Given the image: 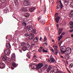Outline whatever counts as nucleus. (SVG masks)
Returning <instances> with one entry per match:
<instances>
[{"instance_id": "nucleus-1", "label": "nucleus", "mask_w": 73, "mask_h": 73, "mask_svg": "<svg viewBox=\"0 0 73 73\" xmlns=\"http://www.w3.org/2000/svg\"><path fill=\"white\" fill-rule=\"evenodd\" d=\"M72 52V49L70 48V47H68V48L66 49L65 50V54L66 55H68L70 54Z\"/></svg>"}, {"instance_id": "nucleus-2", "label": "nucleus", "mask_w": 73, "mask_h": 73, "mask_svg": "<svg viewBox=\"0 0 73 73\" xmlns=\"http://www.w3.org/2000/svg\"><path fill=\"white\" fill-rule=\"evenodd\" d=\"M58 13H56L55 15V17H56L55 18V21L57 23H58V22H59V20L60 19V17L58 16Z\"/></svg>"}, {"instance_id": "nucleus-3", "label": "nucleus", "mask_w": 73, "mask_h": 73, "mask_svg": "<svg viewBox=\"0 0 73 73\" xmlns=\"http://www.w3.org/2000/svg\"><path fill=\"white\" fill-rule=\"evenodd\" d=\"M60 49L61 51L62 54H64L65 53V50H66V47L65 46H61L60 47Z\"/></svg>"}, {"instance_id": "nucleus-4", "label": "nucleus", "mask_w": 73, "mask_h": 73, "mask_svg": "<svg viewBox=\"0 0 73 73\" xmlns=\"http://www.w3.org/2000/svg\"><path fill=\"white\" fill-rule=\"evenodd\" d=\"M4 53L7 56H9L11 54V50L8 49H6L4 51Z\"/></svg>"}, {"instance_id": "nucleus-5", "label": "nucleus", "mask_w": 73, "mask_h": 73, "mask_svg": "<svg viewBox=\"0 0 73 73\" xmlns=\"http://www.w3.org/2000/svg\"><path fill=\"white\" fill-rule=\"evenodd\" d=\"M29 67H31L32 69H36V64H30L29 65Z\"/></svg>"}, {"instance_id": "nucleus-6", "label": "nucleus", "mask_w": 73, "mask_h": 73, "mask_svg": "<svg viewBox=\"0 0 73 73\" xmlns=\"http://www.w3.org/2000/svg\"><path fill=\"white\" fill-rule=\"evenodd\" d=\"M43 66V64L42 63H39L37 65V67L36 66V69L37 70H39L40 68Z\"/></svg>"}, {"instance_id": "nucleus-7", "label": "nucleus", "mask_w": 73, "mask_h": 73, "mask_svg": "<svg viewBox=\"0 0 73 73\" xmlns=\"http://www.w3.org/2000/svg\"><path fill=\"white\" fill-rule=\"evenodd\" d=\"M60 71H58V68L57 67H55L53 68V70H52L50 72V73H53L55 72L56 73H57L58 72H60Z\"/></svg>"}, {"instance_id": "nucleus-8", "label": "nucleus", "mask_w": 73, "mask_h": 73, "mask_svg": "<svg viewBox=\"0 0 73 73\" xmlns=\"http://www.w3.org/2000/svg\"><path fill=\"white\" fill-rule=\"evenodd\" d=\"M1 58L4 61H7L8 57H7V56L6 55H3L2 56Z\"/></svg>"}, {"instance_id": "nucleus-9", "label": "nucleus", "mask_w": 73, "mask_h": 73, "mask_svg": "<svg viewBox=\"0 0 73 73\" xmlns=\"http://www.w3.org/2000/svg\"><path fill=\"white\" fill-rule=\"evenodd\" d=\"M5 67V65L4 63L3 62H1L0 63V68L1 69H3Z\"/></svg>"}, {"instance_id": "nucleus-10", "label": "nucleus", "mask_w": 73, "mask_h": 73, "mask_svg": "<svg viewBox=\"0 0 73 73\" xmlns=\"http://www.w3.org/2000/svg\"><path fill=\"white\" fill-rule=\"evenodd\" d=\"M34 37H35V34L32 33H31L29 34V38L30 40H32Z\"/></svg>"}, {"instance_id": "nucleus-11", "label": "nucleus", "mask_w": 73, "mask_h": 73, "mask_svg": "<svg viewBox=\"0 0 73 73\" xmlns=\"http://www.w3.org/2000/svg\"><path fill=\"white\" fill-rule=\"evenodd\" d=\"M38 40H39V38L38 37L36 36L34 38L33 41L34 42H37L38 41Z\"/></svg>"}, {"instance_id": "nucleus-12", "label": "nucleus", "mask_w": 73, "mask_h": 73, "mask_svg": "<svg viewBox=\"0 0 73 73\" xmlns=\"http://www.w3.org/2000/svg\"><path fill=\"white\" fill-rule=\"evenodd\" d=\"M11 58L12 60L13 61H15L16 60V56H15V54H12L11 55Z\"/></svg>"}, {"instance_id": "nucleus-13", "label": "nucleus", "mask_w": 73, "mask_h": 73, "mask_svg": "<svg viewBox=\"0 0 73 73\" xmlns=\"http://www.w3.org/2000/svg\"><path fill=\"white\" fill-rule=\"evenodd\" d=\"M24 4L25 6H28V5H30V3L28 1H24Z\"/></svg>"}, {"instance_id": "nucleus-14", "label": "nucleus", "mask_w": 73, "mask_h": 73, "mask_svg": "<svg viewBox=\"0 0 73 73\" xmlns=\"http://www.w3.org/2000/svg\"><path fill=\"white\" fill-rule=\"evenodd\" d=\"M52 69V66L51 65H49L47 69V72H48V73H49L50 72V70Z\"/></svg>"}, {"instance_id": "nucleus-15", "label": "nucleus", "mask_w": 73, "mask_h": 73, "mask_svg": "<svg viewBox=\"0 0 73 73\" xmlns=\"http://www.w3.org/2000/svg\"><path fill=\"white\" fill-rule=\"evenodd\" d=\"M6 47L7 48H8V49H10V48H11V44H10V43H9V42H7L6 45Z\"/></svg>"}, {"instance_id": "nucleus-16", "label": "nucleus", "mask_w": 73, "mask_h": 73, "mask_svg": "<svg viewBox=\"0 0 73 73\" xmlns=\"http://www.w3.org/2000/svg\"><path fill=\"white\" fill-rule=\"evenodd\" d=\"M21 11L23 12H27L28 11V10L26 8H22L21 9Z\"/></svg>"}, {"instance_id": "nucleus-17", "label": "nucleus", "mask_w": 73, "mask_h": 73, "mask_svg": "<svg viewBox=\"0 0 73 73\" xmlns=\"http://www.w3.org/2000/svg\"><path fill=\"white\" fill-rule=\"evenodd\" d=\"M36 9V7H31L29 9V10L31 12H32L33 11H35Z\"/></svg>"}, {"instance_id": "nucleus-18", "label": "nucleus", "mask_w": 73, "mask_h": 73, "mask_svg": "<svg viewBox=\"0 0 73 73\" xmlns=\"http://www.w3.org/2000/svg\"><path fill=\"white\" fill-rule=\"evenodd\" d=\"M50 60L51 62H54V61H56L54 58H53V56H50Z\"/></svg>"}, {"instance_id": "nucleus-19", "label": "nucleus", "mask_w": 73, "mask_h": 73, "mask_svg": "<svg viewBox=\"0 0 73 73\" xmlns=\"http://www.w3.org/2000/svg\"><path fill=\"white\" fill-rule=\"evenodd\" d=\"M24 16L25 17L28 18L30 16V14L28 13H26L24 14Z\"/></svg>"}, {"instance_id": "nucleus-20", "label": "nucleus", "mask_w": 73, "mask_h": 73, "mask_svg": "<svg viewBox=\"0 0 73 73\" xmlns=\"http://www.w3.org/2000/svg\"><path fill=\"white\" fill-rule=\"evenodd\" d=\"M69 2V0H64V3L65 5H68Z\"/></svg>"}, {"instance_id": "nucleus-21", "label": "nucleus", "mask_w": 73, "mask_h": 73, "mask_svg": "<svg viewBox=\"0 0 73 73\" xmlns=\"http://www.w3.org/2000/svg\"><path fill=\"white\" fill-rule=\"evenodd\" d=\"M62 30H63V29H62V28L59 29V30L58 31V35H60L61 33H62Z\"/></svg>"}, {"instance_id": "nucleus-22", "label": "nucleus", "mask_w": 73, "mask_h": 73, "mask_svg": "<svg viewBox=\"0 0 73 73\" xmlns=\"http://www.w3.org/2000/svg\"><path fill=\"white\" fill-rule=\"evenodd\" d=\"M54 48V49L55 51H57V52H58V46H53Z\"/></svg>"}, {"instance_id": "nucleus-23", "label": "nucleus", "mask_w": 73, "mask_h": 73, "mask_svg": "<svg viewBox=\"0 0 73 73\" xmlns=\"http://www.w3.org/2000/svg\"><path fill=\"white\" fill-rule=\"evenodd\" d=\"M48 64H46L43 67H42V69H43V70H46V69H47V68H48Z\"/></svg>"}, {"instance_id": "nucleus-24", "label": "nucleus", "mask_w": 73, "mask_h": 73, "mask_svg": "<svg viewBox=\"0 0 73 73\" xmlns=\"http://www.w3.org/2000/svg\"><path fill=\"white\" fill-rule=\"evenodd\" d=\"M70 25L71 26L70 27V28L71 29L73 28V22H70Z\"/></svg>"}, {"instance_id": "nucleus-25", "label": "nucleus", "mask_w": 73, "mask_h": 73, "mask_svg": "<svg viewBox=\"0 0 73 73\" xmlns=\"http://www.w3.org/2000/svg\"><path fill=\"white\" fill-rule=\"evenodd\" d=\"M12 66L14 68H16L17 66V65L16 64V63H15V62H13L12 63Z\"/></svg>"}, {"instance_id": "nucleus-26", "label": "nucleus", "mask_w": 73, "mask_h": 73, "mask_svg": "<svg viewBox=\"0 0 73 73\" xmlns=\"http://www.w3.org/2000/svg\"><path fill=\"white\" fill-rule=\"evenodd\" d=\"M34 27V25H32L31 26H28V28H29L30 29H32Z\"/></svg>"}, {"instance_id": "nucleus-27", "label": "nucleus", "mask_w": 73, "mask_h": 73, "mask_svg": "<svg viewBox=\"0 0 73 73\" xmlns=\"http://www.w3.org/2000/svg\"><path fill=\"white\" fill-rule=\"evenodd\" d=\"M6 7V3H2L1 5V8H4Z\"/></svg>"}, {"instance_id": "nucleus-28", "label": "nucleus", "mask_w": 73, "mask_h": 73, "mask_svg": "<svg viewBox=\"0 0 73 73\" xmlns=\"http://www.w3.org/2000/svg\"><path fill=\"white\" fill-rule=\"evenodd\" d=\"M26 47L27 48V50H30L31 49V46L28 45Z\"/></svg>"}, {"instance_id": "nucleus-29", "label": "nucleus", "mask_w": 73, "mask_h": 73, "mask_svg": "<svg viewBox=\"0 0 73 73\" xmlns=\"http://www.w3.org/2000/svg\"><path fill=\"white\" fill-rule=\"evenodd\" d=\"M22 49L24 51H25L26 50H27V47L25 46H24L22 48Z\"/></svg>"}, {"instance_id": "nucleus-30", "label": "nucleus", "mask_w": 73, "mask_h": 73, "mask_svg": "<svg viewBox=\"0 0 73 73\" xmlns=\"http://www.w3.org/2000/svg\"><path fill=\"white\" fill-rule=\"evenodd\" d=\"M62 37H63L61 35H60V36L58 37V41H60V40H61V39L62 38Z\"/></svg>"}, {"instance_id": "nucleus-31", "label": "nucleus", "mask_w": 73, "mask_h": 73, "mask_svg": "<svg viewBox=\"0 0 73 73\" xmlns=\"http://www.w3.org/2000/svg\"><path fill=\"white\" fill-rule=\"evenodd\" d=\"M14 2L15 5H17L18 4V1L17 0H14Z\"/></svg>"}, {"instance_id": "nucleus-32", "label": "nucleus", "mask_w": 73, "mask_h": 73, "mask_svg": "<svg viewBox=\"0 0 73 73\" xmlns=\"http://www.w3.org/2000/svg\"><path fill=\"white\" fill-rule=\"evenodd\" d=\"M21 46H25L26 45V43L24 42H22L21 43Z\"/></svg>"}, {"instance_id": "nucleus-33", "label": "nucleus", "mask_w": 73, "mask_h": 73, "mask_svg": "<svg viewBox=\"0 0 73 73\" xmlns=\"http://www.w3.org/2000/svg\"><path fill=\"white\" fill-rule=\"evenodd\" d=\"M40 23H41L42 24H44L45 23V21L44 20H42L40 21Z\"/></svg>"}, {"instance_id": "nucleus-34", "label": "nucleus", "mask_w": 73, "mask_h": 73, "mask_svg": "<svg viewBox=\"0 0 73 73\" xmlns=\"http://www.w3.org/2000/svg\"><path fill=\"white\" fill-rule=\"evenodd\" d=\"M70 17H71L73 16V11H72L70 13L69 15Z\"/></svg>"}, {"instance_id": "nucleus-35", "label": "nucleus", "mask_w": 73, "mask_h": 73, "mask_svg": "<svg viewBox=\"0 0 73 73\" xmlns=\"http://www.w3.org/2000/svg\"><path fill=\"white\" fill-rule=\"evenodd\" d=\"M37 58V56H36V55H35L34 56V58L33 59V60H35V61L37 60V59H36V58Z\"/></svg>"}, {"instance_id": "nucleus-36", "label": "nucleus", "mask_w": 73, "mask_h": 73, "mask_svg": "<svg viewBox=\"0 0 73 73\" xmlns=\"http://www.w3.org/2000/svg\"><path fill=\"white\" fill-rule=\"evenodd\" d=\"M40 48H39L38 50V51L39 52H42V47H40Z\"/></svg>"}, {"instance_id": "nucleus-37", "label": "nucleus", "mask_w": 73, "mask_h": 73, "mask_svg": "<svg viewBox=\"0 0 73 73\" xmlns=\"http://www.w3.org/2000/svg\"><path fill=\"white\" fill-rule=\"evenodd\" d=\"M4 11L6 13H7V12H9V10L8 9H5L4 10Z\"/></svg>"}, {"instance_id": "nucleus-38", "label": "nucleus", "mask_w": 73, "mask_h": 73, "mask_svg": "<svg viewBox=\"0 0 73 73\" xmlns=\"http://www.w3.org/2000/svg\"><path fill=\"white\" fill-rule=\"evenodd\" d=\"M28 29L27 30V32L28 33H29V32H30V31H32V29L30 28Z\"/></svg>"}, {"instance_id": "nucleus-39", "label": "nucleus", "mask_w": 73, "mask_h": 73, "mask_svg": "<svg viewBox=\"0 0 73 73\" xmlns=\"http://www.w3.org/2000/svg\"><path fill=\"white\" fill-rule=\"evenodd\" d=\"M32 30V31L33 33H36V29H31Z\"/></svg>"}, {"instance_id": "nucleus-40", "label": "nucleus", "mask_w": 73, "mask_h": 73, "mask_svg": "<svg viewBox=\"0 0 73 73\" xmlns=\"http://www.w3.org/2000/svg\"><path fill=\"white\" fill-rule=\"evenodd\" d=\"M57 9H60V5H58L56 7Z\"/></svg>"}, {"instance_id": "nucleus-41", "label": "nucleus", "mask_w": 73, "mask_h": 73, "mask_svg": "<svg viewBox=\"0 0 73 73\" xmlns=\"http://www.w3.org/2000/svg\"><path fill=\"white\" fill-rule=\"evenodd\" d=\"M25 36L26 37H28V36H29V35L28 33H26L25 34Z\"/></svg>"}, {"instance_id": "nucleus-42", "label": "nucleus", "mask_w": 73, "mask_h": 73, "mask_svg": "<svg viewBox=\"0 0 73 73\" xmlns=\"http://www.w3.org/2000/svg\"><path fill=\"white\" fill-rule=\"evenodd\" d=\"M22 24L24 26H26L27 25V23H26L25 22H23L22 23Z\"/></svg>"}, {"instance_id": "nucleus-43", "label": "nucleus", "mask_w": 73, "mask_h": 73, "mask_svg": "<svg viewBox=\"0 0 73 73\" xmlns=\"http://www.w3.org/2000/svg\"><path fill=\"white\" fill-rule=\"evenodd\" d=\"M42 50L43 52H45V53H47V52H48V51H47V50H45V49H43Z\"/></svg>"}, {"instance_id": "nucleus-44", "label": "nucleus", "mask_w": 73, "mask_h": 73, "mask_svg": "<svg viewBox=\"0 0 73 73\" xmlns=\"http://www.w3.org/2000/svg\"><path fill=\"white\" fill-rule=\"evenodd\" d=\"M6 0H1V3H5L6 1Z\"/></svg>"}, {"instance_id": "nucleus-45", "label": "nucleus", "mask_w": 73, "mask_h": 73, "mask_svg": "<svg viewBox=\"0 0 73 73\" xmlns=\"http://www.w3.org/2000/svg\"><path fill=\"white\" fill-rule=\"evenodd\" d=\"M73 66V64H70V68H72V66Z\"/></svg>"}, {"instance_id": "nucleus-46", "label": "nucleus", "mask_w": 73, "mask_h": 73, "mask_svg": "<svg viewBox=\"0 0 73 73\" xmlns=\"http://www.w3.org/2000/svg\"><path fill=\"white\" fill-rule=\"evenodd\" d=\"M65 33H64V32H62V34H61V35L63 37V36H64V35H65Z\"/></svg>"}, {"instance_id": "nucleus-47", "label": "nucleus", "mask_w": 73, "mask_h": 73, "mask_svg": "<svg viewBox=\"0 0 73 73\" xmlns=\"http://www.w3.org/2000/svg\"><path fill=\"white\" fill-rule=\"evenodd\" d=\"M29 55H31V52H29L27 53V56H29Z\"/></svg>"}, {"instance_id": "nucleus-48", "label": "nucleus", "mask_w": 73, "mask_h": 73, "mask_svg": "<svg viewBox=\"0 0 73 73\" xmlns=\"http://www.w3.org/2000/svg\"><path fill=\"white\" fill-rule=\"evenodd\" d=\"M13 17L15 18V19H16V15L15 14H13Z\"/></svg>"}, {"instance_id": "nucleus-49", "label": "nucleus", "mask_w": 73, "mask_h": 73, "mask_svg": "<svg viewBox=\"0 0 73 73\" xmlns=\"http://www.w3.org/2000/svg\"><path fill=\"white\" fill-rule=\"evenodd\" d=\"M32 52H33V53H36L37 52V50H34L32 51Z\"/></svg>"}, {"instance_id": "nucleus-50", "label": "nucleus", "mask_w": 73, "mask_h": 73, "mask_svg": "<svg viewBox=\"0 0 73 73\" xmlns=\"http://www.w3.org/2000/svg\"><path fill=\"white\" fill-rule=\"evenodd\" d=\"M44 41H45L46 40V37H44Z\"/></svg>"}, {"instance_id": "nucleus-51", "label": "nucleus", "mask_w": 73, "mask_h": 73, "mask_svg": "<svg viewBox=\"0 0 73 73\" xmlns=\"http://www.w3.org/2000/svg\"><path fill=\"white\" fill-rule=\"evenodd\" d=\"M41 19V17H39L38 19V21H39L40 19Z\"/></svg>"}, {"instance_id": "nucleus-52", "label": "nucleus", "mask_w": 73, "mask_h": 73, "mask_svg": "<svg viewBox=\"0 0 73 73\" xmlns=\"http://www.w3.org/2000/svg\"><path fill=\"white\" fill-rule=\"evenodd\" d=\"M57 73H65V72H62V71H60V72H58Z\"/></svg>"}, {"instance_id": "nucleus-53", "label": "nucleus", "mask_w": 73, "mask_h": 73, "mask_svg": "<svg viewBox=\"0 0 73 73\" xmlns=\"http://www.w3.org/2000/svg\"><path fill=\"white\" fill-rule=\"evenodd\" d=\"M63 7V5H62V4H61L60 5V8L61 9V8H62V7Z\"/></svg>"}, {"instance_id": "nucleus-54", "label": "nucleus", "mask_w": 73, "mask_h": 73, "mask_svg": "<svg viewBox=\"0 0 73 73\" xmlns=\"http://www.w3.org/2000/svg\"><path fill=\"white\" fill-rule=\"evenodd\" d=\"M46 31H49V29L48 28V27H46Z\"/></svg>"}, {"instance_id": "nucleus-55", "label": "nucleus", "mask_w": 73, "mask_h": 73, "mask_svg": "<svg viewBox=\"0 0 73 73\" xmlns=\"http://www.w3.org/2000/svg\"><path fill=\"white\" fill-rule=\"evenodd\" d=\"M70 5L72 6L71 7H73V2L71 3Z\"/></svg>"}, {"instance_id": "nucleus-56", "label": "nucleus", "mask_w": 73, "mask_h": 73, "mask_svg": "<svg viewBox=\"0 0 73 73\" xmlns=\"http://www.w3.org/2000/svg\"><path fill=\"white\" fill-rule=\"evenodd\" d=\"M20 52L21 53H23V51H22V50L21 49H19Z\"/></svg>"}, {"instance_id": "nucleus-57", "label": "nucleus", "mask_w": 73, "mask_h": 73, "mask_svg": "<svg viewBox=\"0 0 73 73\" xmlns=\"http://www.w3.org/2000/svg\"><path fill=\"white\" fill-rule=\"evenodd\" d=\"M56 52L55 53V54H56V55H57V54L58 53V52H59V51L57 52V51H56Z\"/></svg>"}, {"instance_id": "nucleus-58", "label": "nucleus", "mask_w": 73, "mask_h": 73, "mask_svg": "<svg viewBox=\"0 0 73 73\" xmlns=\"http://www.w3.org/2000/svg\"><path fill=\"white\" fill-rule=\"evenodd\" d=\"M73 31V29L70 30V32H72Z\"/></svg>"}, {"instance_id": "nucleus-59", "label": "nucleus", "mask_w": 73, "mask_h": 73, "mask_svg": "<svg viewBox=\"0 0 73 73\" xmlns=\"http://www.w3.org/2000/svg\"><path fill=\"white\" fill-rule=\"evenodd\" d=\"M40 41H41V40H42V37H40Z\"/></svg>"}, {"instance_id": "nucleus-60", "label": "nucleus", "mask_w": 73, "mask_h": 73, "mask_svg": "<svg viewBox=\"0 0 73 73\" xmlns=\"http://www.w3.org/2000/svg\"><path fill=\"white\" fill-rule=\"evenodd\" d=\"M60 57L61 58H64V57H63L62 56H61Z\"/></svg>"}, {"instance_id": "nucleus-61", "label": "nucleus", "mask_w": 73, "mask_h": 73, "mask_svg": "<svg viewBox=\"0 0 73 73\" xmlns=\"http://www.w3.org/2000/svg\"><path fill=\"white\" fill-rule=\"evenodd\" d=\"M11 69H15V68H13V67H12L11 68Z\"/></svg>"}, {"instance_id": "nucleus-62", "label": "nucleus", "mask_w": 73, "mask_h": 73, "mask_svg": "<svg viewBox=\"0 0 73 73\" xmlns=\"http://www.w3.org/2000/svg\"><path fill=\"white\" fill-rule=\"evenodd\" d=\"M52 51V52H54V50H53V49H52V50H51Z\"/></svg>"}, {"instance_id": "nucleus-63", "label": "nucleus", "mask_w": 73, "mask_h": 73, "mask_svg": "<svg viewBox=\"0 0 73 73\" xmlns=\"http://www.w3.org/2000/svg\"><path fill=\"white\" fill-rule=\"evenodd\" d=\"M65 66H66V68H67V65L66 64L65 65Z\"/></svg>"}, {"instance_id": "nucleus-64", "label": "nucleus", "mask_w": 73, "mask_h": 73, "mask_svg": "<svg viewBox=\"0 0 73 73\" xmlns=\"http://www.w3.org/2000/svg\"><path fill=\"white\" fill-rule=\"evenodd\" d=\"M66 69H67V70H68V71L69 70V69H68V68H66Z\"/></svg>"}]
</instances>
